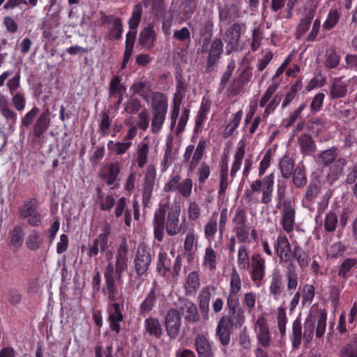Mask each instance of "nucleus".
Wrapping results in <instances>:
<instances>
[{
	"label": "nucleus",
	"mask_w": 357,
	"mask_h": 357,
	"mask_svg": "<svg viewBox=\"0 0 357 357\" xmlns=\"http://www.w3.org/2000/svg\"><path fill=\"white\" fill-rule=\"evenodd\" d=\"M274 252L278 257L280 262L284 264L293 263L295 261L301 269L307 268L311 261L310 253L298 243L292 246L283 231H280L273 242Z\"/></svg>",
	"instance_id": "1"
},
{
	"label": "nucleus",
	"mask_w": 357,
	"mask_h": 357,
	"mask_svg": "<svg viewBox=\"0 0 357 357\" xmlns=\"http://www.w3.org/2000/svg\"><path fill=\"white\" fill-rule=\"evenodd\" d=\"M167 208V204H160L154 212L152 221L153 236L158 242L163 241L165 231L169 236H173L178 234L182 229V224L179 220L180 209L172 208L169 211L165 220Z\"/></svg>",
	"instance_id": "2"
},
{
	"label": "nucleus",
	"mask_w": 357,
	"mask_h": 357,
	"mask_svg": "<svg viewBox=\"0 0 357 357\" xmlns=\"http://www.w3.org/2000/svg\"><path fill=\"white\" fill-rule=\"evenodd\" d=\"M275 176L271 173L262 180L257 179L250 183V188L245 190L243 198L248 202H261L268 204L272 201Z\"/></svg>",
	"instance_id": "3"
},
{
	"label": "nucleus",
	"mask_w": 357,
	"mask_h": 357,
	"mask_svg": "<svg viewBox=\"0 0 357 357\" xmlns=\"http://www.w3.org/2000/svg\"><path fill=\"white\" fill-rule=\"evenodd\" d=\"M152 119L151 132L158 133L165 123L168 109V100L167 96L161 92H155L153 95L151 103Z\"/></svg>",
	"instance_id": "4"
},
{
	"label": "nucleus",
	"mask_w": 357,
	"mask_h": 357,
	"mask_svg": "<svg viewBox=\"0 0 357 357\" xmlns=\"http://www.w3.org/2000/svg\"><path fill=\"white\" fill-rule=\"evenodd\" d=\"M40 200L36 197L26 198L18 208L19 218L25 220L31 227H38L43 220V215L40 211Z\"/></svg>",
	"instance_id": "5"
},
{
	"label": "nucleus",
	"mask_w": 357,
	"mask_h": 357,
	"mask_svg": "<svg viewBox=\"0 0 357 357\" xmlns=\"http://www.w3.org/2000/svg\"><path fill=\"white\" fill-rule=\"evenodd\" d=\"M357 89V76L346 79L345 76L334 77L329 85V96L331 99L345 98Z\"/></svg>",
	"instance_id": "6"
},
{
	"label": "nucleus",
	"mask_w": 357,
	"mask_h": 357,
	"mask_svg": "<svg viewBox=\"0 0 357 357\" xmlns=\"http://www.w3.org/2000/svg\"><path fill=\"white\" fill-rule=\"evenodd\" d=\"M152 257L151 250L147 245L140 244L137 247L133 259L134 270L137 277L140 278L147 276Z\"/></svg>",
	"instance_id": "7"
},
{
	"label": "nucleus",
	"mask_w": 357,
	"mask_h": 357,
	"mask_svg": "<svg viewBox=\"0 0 357 357\" xmlns=\"http://www.w3.org/2000/svg\"><path fill=\"white\" fill-rule=\"evenodd\" d=\"M279 84L273 82L266 90L261 96L259 105L260 107H265L262 118L266 120L271 114H272L279 105L280 99L278 95L272 97L277 91Z\"/></svg>",
	"instance_id": "8"
},
{
	"label": "nucleus",
	"mask_w": 357,
	"mask_h": 357,
	"mask_svg": "<svg viewBox=\"0 0 357 357\" xmlns=\"http://www.w3.org/2000/svg\"><path fill=\"white\" fill-rule=\"evenodd\" d=\"M279 84L273 82L266 90L261 96L259 105L260 107H265L262 118L266 120L271 114H272L279 105L280 99L278 95L272 97L277 91Z\"/></svg>",
	"instance_id": "9"
},
{
	"label": "nucleus",
	"mask_w": 357,
	"mask_h": 357,
	"mask_svg": "<svg viewBox=\"0 0 357 357\" xmlns=\"http://www.w3.org/2000/svg\"><path fill=\"white\" fill-rule=\"evenodd\" d=\"M102 233L95 238L91 245H89L87 256L89 257H96L99 252H105L108 248L109 236L111 234V225L105 222L102 227Z\"/></svg>",
	"instance_id": "10"
},
{
	"label": "nucleus",
	"mask_w": 357,
	"mask_h": 357,
	"mask_svg": "<svg viewBox=\"0 0 357 357\" xmlns=\"http://www.w3.org/2000/svg\"><path fill=\"white\" fill-rule=\"evenodd\" d=\"M281 220L280 224L284 231L287 233H291L294 229L296 219L295 205L289 199H284L281 204Z\"/></svg>",
	"instance_id": "11"
},
{
	"label": "nucleus",
	"mask_w": 357,
	"mask_h": 357,
	"mask_svg": "<svg viewBox=\"0 0 357 357\" xmlns=\"http://www.w3.org/2000/svg\"><path fill=\"white\" fill-rule=\"evenodd\" d=\"M181 326L180 312L174 307L169 308L165 318V327L167 335L170 339H175L178 335Z\"/></svg>",
	"instance_id": "12"
},
{
	"label": "nucleus",
	"mask_w": 357,
	"mask_h": 357,
	"mask_svg": "<svg viewBox=\"0 0 357 357\" xmlns=\"http://www.w3.org/2000/svg\"><path fill=\"white\" fill-rule=\"evenodd\" d=\"M244 26L243 24L234 23L227 29L223 38L227 44L226 51L227 54L239 48L242 29Z\"/></svg>",
	"instance_id": "13"
},
{
	"label": "nucleus",
	"mask_w": 357,
	"mask_h": 357,
	"mask_svg": "<svg viewBox=\"0 0 357 357\" xmlns=\"http://www.w3.org/2000/svg\"><path fill=\"white\" fill-rule=\"evenodd\" d=\"M250 268L251 280L257 287H259L266 275V261L261 254L255 253L251 256Z\"/></svg>",
	"instance_id": "14"
},
{
	"label": "nucleus",
	"mask_w": 357,
	"mask_h": 357,
	"mask_svg": "<svg viewBox=\"0 0 357 357\" xmlns=\"http://www.w3.org/2000/svg\"><path fill=\"white\" fill-rule=\"evenodd\" d=\"M321 191V183L319 180H312L307 185L305 193L301 200V205L303 208L308 209L310 212L315 210L314 204Z\"/></svg>",
	"instance_id": "15"
},
{
	"label": "nucleus",
	"mask_w": 357,
	"mask_h": 357,
	"mask_svg": "<svg viewBox=\"0 0 357 357\" xmlns=\"http://www.w3.org/2000/svg\"><path fill=\"white\" fill-rule=\"evenodd\" d=\"M160 294L158 283L154 281L152 287L146 294L139 306V315L143 317L148 316L155 306L157 298Z\"/></svg>",
	"instance_id": "16"
},
{
	"label": "nucleus",
	"mask_w": 357,
	"mask_h": 357,
	"mask_svg": "<svg viewBox=\"0 0 357 357\" xmlns=\"http://www.w3.org/2000/svg\"><path fill=\"white\" fill-rule=\"evenodd\" d=\"M155 168L154 165H149L145 174L144 182L142 188V204L144 207H148L149 206L155 185Z\"/></svg>",
	"instance_id": "17"
},
{
	"label": "nucleus",
	"mask_w": 357,
	"mask_h": 357,
	"mask_svg": "<svg viewBox=\"0 0 357 357\" xmlns=\"http://www.w3.org/2000/svg\"><path fill=\"white\" fill-rule=\"evenodd\" d=\"M105 284L102 288V293L107 296L111 301H115L117 299L118 287L116 275L112 273V266H106L104 271Z\"/></svg>",
	"instance_id": "18"
},
{
	"label": "nucleus",
	"mask_w": 357,
	"mask_h": 357,
	"mask_svg": "<svg viewBox=\"0 0 357 357\" xmlns=\"http://www.w3.org/2000/svg\"><path fill=\"white\" fill-rule=\"evenodd\" d=\"M123 304H120L117 302H114L111 304L110 308L108 310V321L109 324V328L112 331L119 334L121 331L120 322L124 319V315L123 313Z\"/></svg>",
	"instance_id": "19"
},
{
	"label": "nucleus",
	"mask_w": 357,
	"mask_h": 357,
	"mask_svg": "<svg viewBox=\"0 0 357 357\" xmlns=\"http://www.w3.org/2000/svg\"><path fill=\"white\" fill-rule=\"evenodd\" d=\"M255 331L259 343L265 348L269 347L271 343V335L266 318L259 316L255 324Z\"/></svg>",
	"instance_id": "20"
},
{
	"label": "nucleus",
	"mask_w": 357,
	"mask_h": 357,
	"mask_svg": "<svg viewBox=\"0 0 357 357\" xmlns=\"http://www.w3.org/2000/svg\"><path fill=\"white\" fill-rule=\"evenodd\" d=\"M223 51V43L220 38L214 39L211 45V48L207 57L206 73H210L213 71L215 66L217 64L221 54Z\"/></svg>",
	"instance_id": "21"
},
{
	"label": "nucleus",
	"mask_w": 357,
	"mask_h": 357,
	"mask_svg": "<svg viewBox=\"0 0 357 357\" xmlns=\"http://www.w3.org/2000/svg\"><path fill=\"white\" fill-rule=\"evenodd\" d=\"M24 236L25 233L23 227L17 225L8 231L6 241L12 250L18 251L23 245Z\"/></svg>",
	"instance_id": "22"
},
{
	"label": "nucleus",
	"mask_w": 357,
	"mask_h": 357,
	"mask_svg": "<svg viewBox=\"0 0 357 357\" xmlns=\"http://www.w3.org/2000/svg\"><path fill=\"white\" fill-rule=\"evenodd\" d=\"M156 33L152 24H148L144 27L138 37L137 43L139 46L146 50H151L155 46Z\"/></svg>",
	"instance_id": "23"
},
{
	"label": "nucleus",
	"mask_w": 357,
	"mask_h": 357,
	"mask_svg": "<svg viewBox=\"0 0 357 357\" xmlns=\"http://www.w3.org/2000/svg\"><path fill=\"white\" fill-rule=\"evenodd\" d=\"M213 22L210 17H204L199 25V33L202 40V52L208 51L209 45L213 36Z\"/></svg>",
	"instance_id": "24"
},
{
	"label": "nucleus",
	"mask_w": 357,
	"mask_h": 357,
	"mask_svg": "<svg viewBox=\"0 0 357 357\" xmlns=\"http://www.w3.org/2000/svg\"><path fill=\"white\" fill-rule=\"evenodd\" d=\"M233 331V326L230 325L229 318H220L215 330V335L220 344L227 346L231 340V335Z\"/></svg>",
	"instance_id": "25"
},
{
	"label": "nucleus",
	"mask_w": 357,
	"mask_h": 357,
	"mask_svg": "<svg viewBox=\"0 0 357 357\" xmlns=\"http://www.w3.org/2000/svg\"><path fill=\"white\" fill-rule=\"evenodd\" d=\"M316 10L317 6L314 4L310 5L305 9L306 12L305 16L301 19L300 22L296 27L295 37L297 40L301 39L310 29Z\"/></svg>",
	"instance_id": "26"
},
{
	"label": "nucleus",
	"mask_w": 357,
	"mask_h": 357,
	"mask_svg": "<svg viewBox=\"0 0 357 357\" xmlns=\"http://www.w3.org/2000/svg\"><path fill=\"white\" fill-rule=\"evenodd\" d=\"M220 22L224 25H229L239 17V9L237 5L226 4L218 8Z\"/></svg>",
	"instance_id": "27"
},
{
	"label": "nucleus",
	"mask_w": 357,
	"mask_h": 357,
	"mask_svg": "<svg viewBox=\"0 0 357 357\" xmlns=\"http://www.w3.org/2000/svg\"><path fill=\"white\" fill-rule=\"evenodd\" d=\"M50 112L48 109L43 111L36 119L33 126V135L40 138L48 130L50 126Z\"/></svg>",
	"instance_id": "28"
},
{
	"label": "nucleus",
	"mask_w": 357,
	"mask_h": 357,
	"mask_svg": "<svg viewBox=\"0 0 357 357\" xmlns=\"http://www.w3.org/2000/svg\"><path fill=\"white\" fill-rule=\"evenodd\" d=\"M347 163L344 158H339L335 162L329 166V171L326 175V182L329 185H333L342 176Z\"/></svg>",
	"instance_id": "29"
},
{
	"label": "nucleus",
	"mask_w": 357,
	"mask_h": 357,
	"mask_svg": "<svg viewBox=\"0 0 357 357\" xmlns=\"http://www.w3.org/2000/svg\"><path fill=\"white\" fill-rule=\"evenodd\" d=\"M195 345L198 357H214L211 344L204 334H198L195 339Z\"/></svg>",
	"instance_id": "30"
},
{
	"label": "nucleus",
	"mask_w": 357,
	"mask_h": 357,
	"mask_svg": "<svg viewBox=\"0 0 357 357\" xmlns=\"http://www.w3.org/2000/svg\"><path fill=\"white\" fill-rule=\"evenodd\" d=\"M113 23V26L109 29V38L110 40H119L122 38L123 31V24L119 17L114 15H105L102 23Z\"/></svg>",
	"instance_id": "31"
},
{
	"label": "nucleus",
	"mask_w": 357,
	"mask_h": 357,
	"mask_svg": "<svg viewBox=\"0 0 357 357\" xmlns=\"http://www.w3.org/2000/svg\"><path fill=\"white\" fill-rule=\"evenodd\" d=\"M119 172V165L118 163L110 162L103 167L100 173V176L102 180L106 181L107 185H112L116 181Z\"/></svg>",
	"instance_id": "32"
},
{
	"label": "nucleus",
	"mask_w": 357,
	"mask_h": 357,
	"mask_svg": "<svg viewBox=\"0 0 357 357\" xmlns=\"http://www.w3.org/2000/svg\"><path fill=\"white\" fill-rule=\"evenodd\" d=\"M284 275L287 281V291L291 292L296 290L298 284V275L295 262L285 264Z\"/></svg>",
	"instance_id": "33"
},
{
	"label": "nucleus",
	"mask_w": 357,
	"mask_h": 357,
	"mask_svg": "<svg viewBox=\"0 0 357 357\" xmlns=\"http://www.w3.org/2000/svg\"><path fill=\"white\" fill-rule=\"evenodd\" d=\"M215 291V287L213 285H207L201 289L198 296V302L202 312L208 314L211 295Z\"/></svg>",
	"instance_id": "34"
},
{
	"label": "nucleus",
	"mask_w": 357,
	"mask_h": 357,
	"mask_svg": "<svg viewBox=\"0 0 357 357\" xmlns=\"http://www.w3.org/2000/svg\"><path fill=\"white\" fill-rule=\"evenodd\" d=\"M144 328L146 333L156 339L162 335V329L158 318L149 317L144 321Z\"/></svg>",
	"instance_id": "35"
},
{
	"label": "nucleus",
	"mask_w": 357,
	"mask_h": 357,
	"mask_svg": "<svg viewBox=\"0 0 357 357\" xmlns=\"http://www.w3.org/2000/svg\"><path fill=\"white\" fill-rule=\"evenodd\" d=\"M233 180L229 179L228 174V162L227 157L222 158L220 165V185L218 194L222 195L229 186Z\"/></svg>",
	"instance_id": "36"
},
{
	"label": "nucleus",
	"mask_w": 357,
	"mask_h": 357,
	"mask_svg": "<svg viewBox=\"0 0 357 357\" xmlns=\"http://www.w3.org/2000/svg\"><path fill=\"white\" fill-rule=\"evenodd\" d=\"M172 267L171 259L164 252H160L158 255L156 271L163 278H167L170 275Z\"/></svg>",
	"instance_id": "37"
},
{
	"label": "nucleus",
	"mask_w": 357,
	"mask_h": 357,
	"mask_svg": "<svg viewBox=\"0 0 357 357\" xmlns=\"http://www.w3.org/2000/svg\"><path fill=\"white\" fill-rule=\"evenodd\" d=\"M298 144L301 149V153L303 155H311L317 149L315 142L308 134H302L298 136Z\"/></svg>",
	"instance_id": "38"
},
{
	"label": "nucleus",
	"mask_w": 357,
	"mask_h": 357,
	"mask_svg": "<svg viewBox=\"0 0 357 357\" xmlns=\"http://www.w3.org/2000/svg\"><path fill=\"white\" fill-rule=\"evenodd\" d=\"M283 289L282 276L279 271H275L271 276L269 292L275 299H278L280 296Z\"/></svg>",
	"instance_id": "39"
},
{
	"label": "nucleus",
	"mask_w": 357,
	"mask_h": 357,
	"mask_svg": "<svg viewBox=\"0 0 357 357\" xmlns=\"http://www.w3.org/2000/svg\"><path fill=\"white\" fill-rule=\"evenodd\" d=\"M337 149L331 147L321 151L317 158V162L323 167L332 165L337 160Z\"/></svg>",
	"instance_id": "40"
},
{
	"label": "nucleus",
	"mask_w": 357,
	"mask_h": 357,
	"mask_svg": "<svg viewBox=\"0 0 357 357\" xmlns=\"http://www.w3.org/2000/svg\"><path fill=\"white\" fill-rule=\"evenodd\" d=\"M210 110L209 102H202L197 114L195 117V124L194 128V133H198L202 131L203 125L207 119L208 113Z\"/></svg>",
	"instance_id": "41"
},
{
	"label": "nucleus",
	"mask_w": 357,
	"mask_h": 357,
	"mask_svg": "<svg viewBox=\"0 0 357 357\" xmlns=\"http://www.w3.org/2000/svg\"><path fill=\"white\" fill-rule=\"evenodd\" d=\"M227 315L221 317L222 318H229L230 325L235 328H241L245 321L244 310L241 307L236 310L227 312Z\"/></svg>",
	"instance_id": "42"
},
{
	"label": "nucleus",
	"mask_w": 357,
	"mask_h": 357,
	"mask_svg": "<svg viewBox=\"0 0 357 357\" xmlns=\"http://www.w3.org/2000/svg\"><path fill=\"white\" fill-rule=\"evenodd\" d=\"M126 198L124 197H121L116 203L115 208V216L120 218L124 213L125 224L130 227L132 222L131 211L126 208Z\"/></svg>",
	"instance_id": "43"
},
{
	"label": "nucleus",
	"mask_w": 357,
	"mask_h": 357,
	"mask_svg": "<svg viewBox=\"0 0 357 357\" xmlns=\"http://www.w3.org/2000/svg\"><path fill=\"white\" fill-rule=\"evenodd\" d=\"M43 243V238L41 234L36 229L32 230L27 236L25 244L28 250L36 251L38 250Z\"/></svg>",
	"instance_id": "44"
},
{
	"label": "nucleus",
	"mask_w": 357,
	"mask_h": 357,
	"mask_svg": "<svg viewBox=\"0 0 357 357\" xmlns=\"http://www.w3.org/2000/svg\"><path fill=\"white\" fill-rule=\"evenodd\" d=\"M237 264L240 271H248L250 268L249 251L244 245L238 248L237 254Z\"/></svg>",
	"instance_id": "45"
},
{
	"label": "nucleus",
	"mask_w": 357,
	"mask_h": 357,
	"mask_svg": "<svg viewBox=\"0 0 357 357\" xmlns=\"http://www.w3.org/2000/svg\"><path fill=\"white\" fill-rule=\"evenodd\" d=\"M107 266H112V273L116 275L117 282L119 285L123 283V273L128 268V260L115 259V264L109 262Z\"/></svg>",
	"instance_id": "46"
},
{
	"label": "nucleus",
	"mask_w": 357,
	"mask_h": 357,
	"mask_svg": "<svg viewBox=\"0 0 357 357\" xmlns=\"http://www.w3.org/2000/svg\"><path fill=\"white\" fill-rule=\"evenodd\" d=\"M217 255L211 245H208L205 249L203 257V266L209 271H213L216 269Z\"/></svg>",
	"instance_id": "47"
},
{
	"label": "nucleus",
	"mask_w": 357,
	"mask_h": 357,
	"mask_svg": "<svg viewBox=\"0 0 357 357\" xmlns=\"http://www.w3.org/2000/svg\"><path fill=\"white\" fill-rule=\"evenodd\" d=\"M218 231H219V229L217 223L216 213H213L204 228L205 238L208 241H212Z\"/></svg>",
	"instance_id": "48"
},
{
	"label": "nucleus",
	"mask_w": 357,
	"mask_h": 357,
	"mask_svg": "<svg viewBox=\"0 0 357 357\" xmlns=\"http://www.w3.org/2000/svg\"><path fill=\"white\" fill-rule=\"evenodd\" d=\"M131 142H126L124 140L123 142H114L112 140H109L107 142L108 149L116 155H122L125 154L131 147Z\"/></svg>",
	"instance_id": "49"
},
{
	"label": "nucleus",
	"mask_w": 357,
	"mask_h": 357,
	"mask_svg": "<svg viewBox=\"0 0 357 357\" xmlns=\"http://www.w3.org/2000/svg\"><path fill=\"white\" fill-rule=\"evenodd\" d=\"M291 340L294 349H298L300 347L302 341V324L298 319L293 321Z\"/></svg>",
	"instance_id": "50"
},
{
	"label": "nucleus",
	"mask_w": 357,
	"mask_h": 357,
	"mask_svg": "<svg viewBox=\"0 0 357 357\" xmlns=\"http://www.w3.org/2000/svg\"><path fill=\"white\" fill-rule=\"evenodd\" d=\"M279 167L281 171L282 176L284 178H289L293 174L294 161L289 155H285L280 161Z\"/></svg>",
	"instance_id": "51"
},
{
	"label": "nucleus",
	"mask_w": 357,
	"mask_h": 357,
	"mask_svg": "<svg viewBox=\"0 0 357 357\" xmlns=\"http://www.w3.org/2000/svg\"><path fill=\"white\" fill-rule=\"evenodd\" d=\"M357 264L356 258H347L338 268V276L342 279H347L351 275V269Z\"/></svg>",
	"instance_id": "52"
},
{
	"label": "nucleus",
	"mask_w": 357,
	"mask_h": 357,
	"mask_svg": "<svg viewBox=\"0 0 357 357\" xmlns=\"http://www.w3.org/2000/svg\"><path fill=\"white\" fill-rule=\"evenodd\" d=\"M340 357H357V334H354L351 341L340 349Z\"/></svg>",
	"instance_id": "53"
},
{
	"label": "nucleus",
	"mask_w": 357,
	"mask_h": 357,
	"mask_svg": "<svg viewBox=\"0 0 357 357\" xmlns=\"http://www.w3.org/2000/svg\"><path fill=\"white\" fill-rule=\"evenodd\" d=\"M183 310H185V319L189 322L197 323L200 317L195 303L191 301L185 302Z\"/></svg>",
	"instance_id": "54"
},
{
	"label": "nucleus",
	"mask_w": 357,
	"mask_h": 357,
	"mask_svg": "<svg viewBox=\"0 0 357 357\" xmlns=\"http://www.w3.org/2000/svg\"><path fill=\"white\" fill-rule=\"evenodd\" d=\"M242 283L239 273L234 267L229 275V286L228 292L238 294L241 291Z\"/></svg>",
	"instance_id": "55"
},
{
	"label": "nucleus",
	"mask_w": 357,
	"mask_h": 357,
	"mask_svg": "<svg viewBox=\"0 0 357 357\" xmlns=\"http://www.w3.org/2000/svg\"><path fill=\"white\" fill-rule=\"evenodd\" d=\"M243 116V111L239 110L235 114L234 118L227 123L223 132V137L227 138L233 135L236 129L240 125Z\"/></svg>",
	"instance_id": "56"
},
{
	"label": "nucleus",
	"mask_w": 357,
	"mask_h": 357,
	"mask_svg": "<svg viewBox=\"0 0 357 357\" xmlns=\"http://www.w3.org/2000/svg\"><path fill=\"white\" fill-rule=\"evenodd\" d=\"M149 147L148 143H140L137 151L136 162L139 168L144 167L148 160Z\"/></svg>",
	"instance_id": "57"
},
{
	"label": "nucleus",
	"mask_w": 357,
	"mask_h": 357,
	"mask_svg": "<svg viewBox=\"0 0 357 357\" xmlns=\"http://www.w3.org/2000/svg\"><path fill=\"white\" fill-rule=\"evenodd\" d=\"M142 13L143 9L142 5L140 3L136 4L132 9L131 17L128 20L130 29H137L142 20Z\"/></svg>",
	"instance_id": "58"
},
{
	"label": "nucleus",
	"mask_w": 357,
	"mask_h": 357,
	"mask_svg": "<svg viewBox=\"0 0 357 357\" xmlns=\"http://www.w3.org/2000/svg\"><path fill=\"white\" fill-rule=\"evenodd\" d=\"M340 19V13L337 9H331L328 13L326 20L323 24L324 29L330 31L333 29L339 22Z\"/></svg>",
	"instance_id": "59"
},
{
	"label": "nucleus",
	"mask_w": 357,
	"mask_h": 357,
	"mask_svg": "<svg viewBox=\"0 0 357 357\" xmlns=\"http://www.w3.org/2000/svg\"><path fill=\"white\" fill-rule=\"evenodd\" d=\"M337 215L335 211H330L326 214V217L324 221V229L327 232L334 231L337 228Z\"/></svg>",
	"instance_id": "60"
},
{
	"label": "nucleus",
	"mask_w": 357,
	"mask_h": 357,
	"mask_svg": "<svg viewBox=\"0 0 357 357\" xmlns=\"http://www.w3.org/2000/svg\"><path fill=\"white\" fill-rule=\"evenodd\" d=\"M316 321L315 317L309 316L304 323L303 337L307 342H310L314 336Z\"/></svg>",
	"instance_id": "61"
},
{
	"label": "nucleus",
	"mask_w": 357,
	"mask_h": 357,
	"mask_svg": "<svg viewBox=\"0 0 357 357\" xmlns=\"http://www.w3.org/2000/svg\"><path fill=\"white\" fill-rule=\"evenodd\" d=\"M247 212L243 206H238L232 218L234 227L248 225Z\"/></svg>",
	"instance_id": "62"
},
{
	"label": "nucleus",
	"mask_w": 357,
	"mask_h": 357,
	"mask_svg": "<svg viewBox=\"0 0 357 357\" xmlns=\"http://www.w3.org/2000/svg\"><path fill=\"white\" fill-rule=\"evenodd\" d=\"M141 101L131 96L125 103L124 111L129 114H137L142 108Z\"/></svg>",
	"instance_id": "63"
},
{
	"label": "nucleus",
	"mask_w": 357,
	"mask_h": 357,
	"mask_svg": "<svg viewBox=\"0 0 357 357\" xmlns=\"http://www.w3.org/2000/svg\"><path fill=\"white\" fill-rule=\"evenodd\" d=\"M340 62V56L335 50H331L325 55L324 66L328 69L337 68Z\"/></svg>",
	"instance_id": "64"
}]
</instances>
